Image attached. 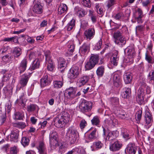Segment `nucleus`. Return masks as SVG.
Masks as SVG:
<instances>
[{
	"label": "nucleus",
	"instance_id": "1",
	"mask_svg": "<svg viewBox=\"0 0 154 154\" xmlns=\"http://www.w3.org/2000/svg\"><path fill=\"white\" fill-rule=\"evenodd\" d=\"M63 116H59L54 120L55 125L58 128L62 127L63 124L68 123L69 121V115L66 112H64Z\"/></svg>",
	"mask_w": 154,
	"mask_h": 154
},
{
	"label": "nucleus",
	"instance_id": "2",
	"mask_svg": "<svg viewBox=\"0 0 154 154\" xmlns=\"http://www.w3.org/2000/svg\"><path fill=\"white\" fill-rule=\"evenodd\" d=\"M76 131L72 127L68 129L66 133V138L67 140L72 144L75 143L76 139Z\"/></svg>",
	"mask_w": 154,
	"mask_h": 154
},
{
	"label": "nucleus",
	"instance_id": "3",
	"mask_svg": "<svg viewBox=\"0 0 154 154\" xmlns=\"http://www.w3.org/2000/svg\"><path fill=\"white\" fill-rule=\"evenodd\" d=\"M113 40L117 45H125L126 42L125 38L122 36L121 33L119 31L115 32L113 35Z\"/></svg>",
	"mask_w": 154,
	"mask_h": 154
},
{
	"label": "nucleus",
	"instance_id": "4",
	"mask_svg": "<svg viewBox=\"0 0 154 154\" xmlns=\"http://www.w3.org/2000/svg\"><path fill=\"white\" fill-rule=\"evenodd\" d=\"M76 89L73 87H70L65 90L64 96L69 99H73L76 97Z\"/></svg>",
	"mask_w": 154,
	"mask_h": 154
},
{
	"label": "nucleus",
	"instance_id": "5",
	"mask_svg": "<svg viewBox=\"0 0 154 154\" xmlns=\"http://www.w3.org/2000/svg\"><path fill=\"white\" fill-rule=\"evenodd\" d=\"M34 5L32 8L33 11L35 13L40 14L43 11L42 6L38 0H35L34 2Z\"/></svg>",
	"mask_w": 154,
	"mask_h": 154
},
{
	"label": "nucleus",
	"instance_id": "6",
	"mask_svg": "<svg viewBox=\"0 0 154 154\" xmlns=\"http://www.w3.org/2000/svg\"><path fill=\"white\" fill-rule=\"evenodd\" d=\"M79 74V68L77 66H74L69 70L68 73V77L70 79L76 78Z\"/></svg>",
	"mask_w": 154,
	"mask_h": 154
},
{
	"label": "nucleus",
	"instance_id": "7",
	"mask_svg": "<svg viewBox=\"0 0 154 154\" xmlns=\"http://www.w3.org/2000/svg\"><path fill=\"white\" fill-rule=\"evenodd\" d=\"M19 133L18 131L17 130L12 131L10 134L7 137L8 140L11 142H17L19 136Z\"/></svg>",
	"mask_w": 154,
	"mask_h": 154
},
{
	"label": "nucleus",
	"instance_id": "8",
	"mask_svg": "<svg viewBox=\"0 0 154 154\" xmlns=\"http://www.w3.org/2000/svg\"><path fill=\"white\" fill-rule=\"evenodd\" d=\"M58 69L62 72L65 69L66 66V60L62 57H60L58 60Z\"/></svg>",
	"mask_w": 154,
	"mask_h": 154
},
{
	"label": "nucleus",
	"instance_id": "9",
	"mask_svg": "<svg viewBox=\"0 0 154 154\" xmlns=\"http://www.w3.org/2000/svg\"><path fill=\"white\" fill-rule=\"evenodd\" d=\"M37 148L39 154H47V149L43 142H40L37 147Z\"/></svg>",
	"mask_w": 154,
	"mask_h": 154
},
{
	"label": "nucleus",
	"instance_id": "10",
	"mask_svg": "<svg viewBox=\"0 0 154 154\" xmlns=\"http://www.w3.org/2000/svg\"><path fill=\"white\" fill-rule=\"evenodd\" d=\"M46 63L47 64V69L50 71H52L54 69V66L52 60L51 59L48 54H45Z\"/></svg>",
	"mask_w": 154,
	"mask_h": 154
},
{
	"label": "nucleus",
	"instance_id": "11",
	"mask_svg": "<svg viewBox=\"0 0 154 154\" xmlns=\"http://www.w3.org/2000/svg\"><path fill=\"white\" fill-rule=\"evenodd\" d=\"M144 120L147 125L150 124L153 121L152 117L151 114L148 111L145 112Z\"/></svg>",
	"mask_w": 154,
	"mask_h": 154
},
{
	"label": "nucleus",
	"instance_id": "12",
	"mask_svg": "<svg viewBox=\"0 0 154 154\" xmlns=\"http://www.w3.org/2000/svg\"><path fill=\"white\" fill-rule=\"evenodd\" d=\"M119 56H118V52L115 51H114L112 55V58H111L110 64L111 65L116 66L117 64L118 61L119 60Z\"/></svg>",
	"mask_w": 154,
	"mask_h": 154
},
{
	"label": "nucleus",
	"instance_id": "13",
	"mask_svg": "<svg viewBox=\"0 0 154 154\" xmlns=\"http://www.w3.org/2000/svg\"><path fill=\"white\" fill-rule=\"evenodd\" d=\"M125 52L127 53L129 58H133L135 55L134 48L131 47H128L125 50Z\"/></svg>",
	"mask_w": 154,
	"mask_h": 154
},
{
	"label": "nucleus",
	"instance_id": "14",
	"mask_svg": "<svg viewBox=\"0 0 154 154\" xmlns=\"http://www.w3.org/2000/svg\"><path fill=\"white\" fill-rule=\"evenodd\" d=\"M132 79V74L130 72L125 73L123 75V79L125 83L126 84L130 83Z\"/></svg>",
	"mask_w": 154,
	"mask_h": 154
},
{
	"label": "nucleus",
	"instance_id": "15",
	"mask_svg": "<svg viewBox=\"0 0 154 154\" xmlns=\"http://www.w3.org/2000/svg\"><path fill=\"white\" fill-rule=\"evenodd\" d=\"M29 78V75L24 74L22 75L20 81V83L22 87H24L26 85Z\"/></svg>",
	"mask_w": 154,
	"mask_h": 154
},
{
	"label": "nucleus",
	"instance_id": "16",
	"mask_svg": "<svg viewBox=\"0 0 154 154\" xmlns=\"http://www.w3.org/2000/svg\"><path fill=\"white\" fill-rule=\"evenodd\" d=\"M126 151L129 154H135L136 148L134 144L130 143H129L127 147Z\"/></svg>",
	"mask_w": 154,
	"mask_h": 154
},
{
	"label": "nucleus",
	"instance_id": "17",
	"mask_svg": "<svg viewBox=\"0 0 154 154\" xmlns=\"http://www.w3.org/2000/svg\"><path fill=\"white\" fill-rule=\"evenodd\" d=\"M50 83V81L48 79V75H46L40 79V84L41 87H44Z\"/></svg>",
	"mask_w": 154,
	"mask_h": 154
},
{
	"label": "nucleus",
	"instance_id": "18",
	"mask_svg": "<svg viewBox=\"0 0 154 154\" xmlns=\"http://www.w3.org/2000/svg\"><path fill=\"white\" fill-rule=\"evenodd\" d=\"M1 73L3 75L2 78L3 82H5L8 81L11 76V75L5 70H2L1 72Z\"/></svg>",
	"mask_w": 154,
	"mask_h": 154
},
{
	"label": "nucleus",
	"instance_id": "19",
	"mask_svg": "<svg viewBox=\"0 0 154 154\" xmlns=\"http://www.w3.org/2000/svg\"><path fill=\"white\" fill-rule=\"evenodd\" d=\"M113 80L114 84L116 87H118L121 85L120 77L119 74L116 73H115L113 77Z\"/></svg>",
	"mask_w": 154,
	"mask_h": 154
},
{
	"label": "nucleus",
	"instance_id": "20",
	"mask_svg": "<svg viewBox=\"0 0 154 154\" xmlns=\"http://www.w3.org/2000/svg\"><path fill=\"white\" fill-rule=\"evenodd\" d=\"M121 146V143L118 141L115 142L113 144L110 146V150L114 151L119 150Z\"/></svg>",
	"mask_w": 154,
	"mask_h": 154
},
{
	"label": "nucleus",
	"instance_id": "21",
	"mask_svg": "<svg viewBox=\"0 0 154 154\" xmlns=\"http://www.w3.org/2000/svg\"><path fill=\"white\" fill-rule=\"evenodd\" d=\"M27 64V60L26 59L24 58L21 62L19 67L20 73L23 72L26 69Z\"/></svg>",
	"mask_w": 154,
	"mask_h": 154
},
{
	"label": "nucleus",
	"instance_id": "22",
	"mask_svg": "<svg viewBox=\"0 0 154 154\" xmlns=\"http://www.w3.org/2000/svg\"><path fill=\"white\" fill-rule=\"evenodd\" d=\"M118 136L117 131H112L109 132L108 135L106 138V140H111L114 139Z\"/></svg>",
	"mask_w": 154,
	"mask_h": 154
},
{
	"label": "nucleus",
	"instance_id": "23",
	"mask_svg": "<svg viewBox=\"0 0 154 154\" xmlns=\"http://www.w3.org/2000/svg\"><path fill=\"white\" fill-rule=\"evenodd\" d=\"M67 10V5L64 4H61L58 9V13L59 14H61L66 12Z\"/></svg>",
	"mask_w": 154,
	"mask_h": 154
},
{
	"label": "nucleus",
	"instance_id": "24",
	"mask_svg": "<svg viewBox=\"0 0 154 154\" xmlns=\"http://www.w3.org/2000/svg\"><path fill=\"white\" fill-rule=\"evenodd\" d=\"M39 109L38 106L34 104H30L28 105L27 108V110L29 112H32L35 110L38 112Z\"/></svg>",
	"mask_w": 154,
	"mask_h": 154
},
{
	"label": "nucleus",
	"instance_id": "25",
	"mask_svg": "<svg viewBox=\"0 0 154 154\" xmlns=\"http://www.w3.org/2000/svg\"><path fill=\"white\" fill-rule=\"evenodd\" d=\"M131 92V89L130 88H125L123 89L121 94L122 96L124 98H127L129 97Z\"/></svg>",
	"mask_w": 154,
	"mask_h": 154
},
{
	"label": "nucleus",
	"instance_id": "26",
	"mask_svg": "<svg viewBox=\"0 0 154 154\" xmlns=\"http://www.w3.org/2000/svg\"><path fill=\"white\" fill-rule=\"evenodd\" d=\"M75 14L79 17H82L85 15L84 11L79 8L76 7L74 9Z\"/></svg>",
	"mask_w": 154,
	"mask_h": 154
},
{
	"label": "nucleus",
	"instance_id": "27",
	"mask_svg": "<svg viewBox=\"0 0 154 154\" xmlns=\"http://www.w3.org/2000/svg\"><path fill=\"white\" fill-rule=\"evenodd\" d=\"M50 144L51 147L55 148L59 145V143L58 142L57 138L50 139Z\"/></svg>",
	"mask_w": 154,
	"mask_h": 154
},
{
	"label": "nucleus",
	"instance_id": "28",
	"mask_svg": "<svg viewBox=\"0 0 154 154\" xmlns=\"http://www.w3.org/2000/svg\"><path fill=\"white\" fill-rule=\"evenodd\" d=\"M143 89L142 88H140L138 90V92L140 94H138L136 99L137 101H140V102L143 101L144 99L143 95Z\"/></svg>",
	"mask_w": 154,
	"mask_h": 154
},
{
	"label": "nucleus",
	"instance_id": "29",
	"mask_svg": "<svg viewBox=\"0 0 154 154\" xmlns=\"http://www.w3.org/2000/svg\"><path fill=\"white\" fill-rule=\"evenodd\" d=\"M95 34L94 29H89L87 31V39L91 40L93 38Z\"/></svg>",
	"mask_w": 154,
	"mask_h": 154
},
{
	"label": "nucleus",
	"instance_id": "30",
	"mask_svg": "<svg viewBox=\"0 0 154 154\" xmlns=\"http://www.w3.org/2000/svg\"><path fill=\"white\" fill-rule=\"evenodd\" d=\"M63 81H54L53 85L54 88H61L63 86Z\"/></svg>",
	"mask_w": 154,
	"mask_h": 154
},
{
	"label": "nucleus",
	"instance_id": "31",
	"mask_svg": "<svg viewBox=\"0 0 154 154\" xmlns=\"http://www.w3.org/2000/svg\"><path fill=\"white\" fill-rule=\"evenodd\" d=\"M98 55L91 54L90 59L89 61L92 62L95 65L98 62Z\"/></svg>",
	"mask_w": 154,
	"mask_h": 154
},
{
	"label": "nucleus",
	"instance_id": "32",
	"mask_svg": "<svg viewBox=\"0 0 154 154\" xmlns=\"http://www.w3.org/2000/svg\"><path fill=\"white\" fill-rule=\"evenodd\" d=\"M75 21L74 20L72 19L68 23L67 26V29L68 31H70L74 28Z\"/></svg>",
	"mask_w": 154,
	"mask_h": 154
},
{
	"label": "nucleus",
	"instance_id": "33",
	"mask_svg": "<svg viewBox=\"0 0 154 154\" xmlns=\"http://www.w3.org/2000/svg\"><path fill=\"white\" fill-rule=\"evenodd\" d=\"M105 70L103 66H100L98 67L96 71L97 75L99 76H102L103 75Z\"/></svg>",
	"mask_w": 154,
	"mask_h": 154
},
{
	"label": "nucleus",
	"instance_id": "34",
	"mask_svg": "<svg viewBox=\"0 0 154 154\" xmlns=\"http://www.w3.org/2000/svg\"><path fill=\"white\" fill-rule=\"evenodd\" d=\"M23 117L24 114L23 113L17 112L15 113L14 118V119L16 120H20L22 119Z\"/></svg>",
	"mask_w": 154,
	"mask_h": 154
},
{
	"label": "nucleus",
	"instance_id": "35",
	"mask_svg": "<svg viewBox=\"0 0 154 154\" xmlns=\"http://www.w3.org/2000/svg\"><path fill=\"white\" fill-rule=\"evenodd\" d=\"M103 146V143L100 141H97L93 143V146L97 149H101Z\"/></svg>",
	"mask_w": 154,
	"mask_h": 154
},
{
	"label": "nucleus",
	"instance_id": "36",
	"mask_svg": "<svg viewBox=\"0 0 154 154\" xmlns=\"http://www.w3.org/2000/svg\"><path fill=\"white\" fill-rule=\"evenodd\" d=\"M80 107L81 111L84 113L86 112L87 109V103L85 100H83L80 105Z\"/></svg>",
	"mask_w": 154,
	"mask_h": 154
},
{
	"label": "nucleus",
	"instance_id": "37",
	"mask_svg": "<svg viewBox=\"0 0 154 154\" xmlns=\"http://www.w3.org/2000/svg\"><path fill=\"white\" fill-rule=\"evenodd\" d=\"M29 143V139L28 137H23L22 138L21 143L24 146H27Z\"/></svg>",
	"mask_w": 154,
	"mask_h": 154
},
{
	"label": "nucleus",
	"instance_id": "38",
	"mask_svg": "<svg viewBox=\"0 0 154 154\" xmlns=\"http://www.w3.org/2000/svg\"><path fill=\"white\" fill-rule=\"evenodd\" d=\"M39 61L38 59H36L33 62L32 69L33 70L38 68L39 66Z\"/></svg>",
	"mask_w": 154,
	"mask_h": 154
},
{
	"label": "nucleus",
	"instance_id": "39",
	"mask_svg": "<svg viewBox=\"0 0 154 154\" xmlns=\"http://www.w3.org/2000/svg\"><path fill=\"white\" fill-rule=\"evenodd\" d=\"M21 50L20 48L18 47H15L14 50V53L16 57H19L21 54Z\"/></svg>",
	"mask_w": 154,
	"mask_h": 154
},
{
	"label": "nucleus",
	"instance_id": "40",
	"mask_svg": "<svg viewBox=\"0 0 154 154\" xmlns=\"http://www.w3.org/2000/svg\"><path fill=\"white\" fill-rule=\"evenodd\" d=\"M128 131L126 129H124L122 130V135L123 137L126 140H128L130 138Z\"/></svg>",
	"mask_w": 154,
	"mask_h": 154
},
{
	"label": "nucleus",
	"instance_id": "41",
	"mask_svg": "<svg viewBox=\"0 0 154 154\" xmlns=\"http://www.w3.org/2000/svg\"><path fill=\"white\" fill-rule=\"evenodd\" d=\"M144 29V28L143 26L142 25H139L136 27L135 28L136 33L137 34L139 33H141Z\"/></svg>",
	"mask_w": 154,
	"mask_h": 154
},
{
	"label": "nucleus",
	"instance_id": "42",
	"mask_svg": "<svg viewBox=\"0 0 154 154\" xmlns=\"http://www.w3.org/2000/svg\"><path fill=\"white\" fill-rule=\"evenodd\" d=\"M14 125L16 127L21 129L24 128L26 126L25 123L22 122L15 123L14 124Z\"/></svg>",
	"mask_w": 154,
	"mask_h": 154
},
{
	"label": "nucleus",
	"instance_id": "43",
	"mask_svg": "<svg viewBox=\"0 0 154 154\" xmlns=\"http://www.w3.org/2000/svg\"><path fill=\"white\" fill-rule=\"evenodd\" d=\"M96 130L94 129L90 134L88 136V139L90 140L95 139L96 138Z\"/></svg>",
	"mask_w": 154,
	"mask_h": 154
},
{
	"label": "nucleus",
	"instance_id": "44",
	"mask_svg": "<svg viewBox=\"0 0 154 154\" xmlns=\"http://www.w3.org/2000/svg\"><path fill=\"white\" fill-rule=\"evenodd\" d=\"M91 122L92 124L97 125L100 122L99 118L97 116H95L91 120Z\"/></svg>",
	"mask_w": 154,
	"mask_h": 154
},
{
	"label": "nucleus",
	"instance_id": "45",
	"mask_svg": "<svg viewBox=\"0 0 154 154\" xmlns=\"http://www.w3.org/2000/svg\"><path fill=\"white\" fill-rule=\"evenodd\" d=\"M87 51V45L84 44L81 48H80L79 52L82 54H85Z\"/></svg>",
	"mask_w": 154,
	"mask_h": 154
},
{
	"label": "nucleus",
	"instance_id": "46",
	"mask_svg": "<svg viewBox=\"0 0 154 154\" xmlns=\"http://www.w3.org/2000/svg\"><path fill=\"white\" fill-rule=\"evenodd\" d=\"M145 59L149 63H152L154 62V61L152 60V57L148 55L147 53L145 54Z\"/></svg>",
	"mask_w": 154,
	"mask_h": 154
},
{
	"label": "nucleus",
	"instance_id": "47",
	"mask_svg": "<svg viewBox=\"0 0 154 154\" xmlns=\"http://www.w3.org/2000/svg\"><path fill=\"white\" fill-rule=\"evenodd\" d=\"M142 112L141 111H138L136 113L135 115V119L137 121V122H138L141 119V118Z\"/></svg>",
	"mask_w": 154,
	"mask_h": 154
},
{
	"label": "nucleus",
	"instance_id": "48",
	"mask_svg": "<svg viewBox=\"0 0 154 154\" xmlns=\"http://www.w3.org/2000/svg\"><path fill=\"white\" fill-rule=\"evenodd\" d=\"M87 82V76H84L82 77L79 81V83L81 84V86L85 84Z\"/></svg>",
	"mask_w": 154,
	"mask_h": 154
},
{
	"label": "nucleus",
	"instance_id": "49",
	"mask_svg": "<svg viewBox=\"0 0 154 154\" xmlns=\"http://www.w3.org/2000/svg\"><path fill=\"white\" fill-rule=\"evenodd\" d=\"M16 103L21 105L23 107H25V103L23 101V99L18 98L16 101Z\"/></svg>",
	"mask_w": 154,
	"mask_h": 154
},
{
	"label": "nucleus",
	"instance_id": "50",
	"mask_svg": "<svg viewBox=\"0 0 154 154\" xmlns=\"http://www.w3.org/2000/svg\"><path fill=\"white\" fill-rule=\"evenodd\" d=\"M96 8L98 14H103V9L102 8L100 7V6L98 4L96 5Z\"/></svg>",
	"mask_w": 154,
	"mask_h": 154
},
{
	"label": "nucleus",
	"instance_id": "51",
	"mask_svg": "<svg viewBox=\"0 0 154 154\" xmlns=\"http://www.w3.org/2000/svg\"><path fill=\"white\" fill-rule=\"evenodd\" d=\"M58 135L56 131H53L51 132L50 134V139H56L57 138Z\"/></svg>",
	"mask_w": 154,
	"mask_h": 154
},
{
	"label": "nucleus",
	"instance_id": "52",
	"mask_svg": "<svg viewBox=\"0 0 154 154\" xmlns=\"http://www.w3.org/2000/svg\"><path fill=\"white\" fill-rule=\"evenodd\" d=\"M109 121V124H112L113 126H115L116 124L117 123V120L113 117L110 118Z\"/></svg>",
	"mask_w": 154,
	"mask_h": 154
},
{
	"label": "nucleus",
	"instance_id": "53",
	"mask_svg": "<svg viewBox=\"0 0 154 154\" xmlns=\"http://www.w3.org/2000/svg\"><path fill=\"white\" fill-rule=\"evenodd\" d=\"M119 117L120 118L124 119H128L129 118L128 115L126 113L120 114L119 115Z\"/></svg>",
	"mask_w": 154,
	"mask_h": 154
},
{
	"label": "nucleus",
	"instance_id": "54",
	"mask_svg": "<svg viewBox=\"0 0 154 154\" xmlns=\"http://www.w3.org/2000/svg\"><path fill=\"white\" fill-rule=\"evenodd\" d=\"M111 101L114 105H117L119 104V99L117 97L112 98Z\"/></svg>",
	"mask_w": 154,
	"mask_h": 154
},
{
	"label": "nucleus",
	"instance_id": "55",
	"mask_svg": "<svg viewBox=\"0 0 154 154\" xmlns=\"http://www.w3.org/2000/svg\"><path fill=\"white\" fill-rule=\"evenodd\" d=\"M17 147L14 146L11 148L10 152L8 154H17Z\"/></svg>",
	"mask_w": 154,
	"mask_h": 154
},
{
	"label": "nucleus",
	"instance_id": "56",
	"mask_svg": "<svg viewBox=\"0 0 154 154\" xmlns=\"http://www.w3.org/2000/svg\"><path fill=\"white\" fill-rule=\"evenodd\" d=\"M86 122L84 119H82L81 121L80 126L81 129H84L86 126Z\"/></svg>",
	"mask_w": 154,
	"mask_h": 154
},
{
	"label": "nucleus",
	"instance_id": "57",
	"mask_svg": "<svg viewBox=\"0 0 154 154\" xmlns=\"http://www.w3.org/2000/svg\"><path fill=\"white\" fill-rule=\"evenodd\" d=\"M102 43V40L101 39H100L99 41L97 43L96 45L95 46V48L96 49L98 50L100 49L101 47Z\"/></svg>",
	"mask_w": 154,
	"mask_h": 154
},
{
	"label": "nucleus",
	"instance_id": "58",
	"mask_svg": "<svg viewBox=\"0 0 154 154\" xmlns=\"http://www.w3.org/2000/svg\"><path fill=\"white\" fill-rule=\"evenodd\" d=\"M95 65L94 64L89 61L87 63V70L91 69Z\"/></svg>",
	"mask_w": 154,
	"mask_h": 154
},
{
	"label": "nucleus",
	"instance_id": "59",
	"mask_svg": "<svg viewBox=\"0 0 154 154\" xmlns=\"http://www.w3.org/2000/svg\"><path fill=\"white\" fill-rule=\"evenodd\" d=\"M148 78L151 81L153 80L154 79V71H152L148 75Z\"/></svg>",
	"mask_w": 154,
	"mask_h": 154
},
{
	"label": "nucleus",
	"instance_id": "60",
	"mask_svg": "<svg viewBox=\"0 0 154 154\" xmlns=\"http://www.w3.org/2000/svg\"><path fill=\"white\" fill-rule=\"evenodd\" d=\"M143 17H135L134 18L135 20L137 22L138 24H141L143 22V20L142 19Z\"/></svg>",
	"mask_w": 154,
	"mask_h": 154
},
{
	"label": "nucleus",
	"instance_id": "61",
	"mask_svg": "<svg viewBox=\"0 0 154 154\" xmlns=\"http://www.w3.org/2000/svg\"><path fill=\"white\" fill-rule=\"evenodd\" d=\"M115 1V0H108L107 5V6L108 8H109L113 5L114 4Z\"/></svg>",
	"mask_w": 154,
	"mask_h": 154
},
{
	"label": "nucleus",
	"instance_id": "62",
	"mask_svg": "<svg viewBox=\"0 0 154 154\" xmlns=\"http://www.w3.org/2000/svg\"><path fill=\"white\" fill-rule=\"evenodd\" d=\"M138 16L139 17H143V12L141 9L140 8H138L137 10Z\"/></svg>",
	"mask_w": 154,
	"mask_h": 154
},
{
	"label": "nucleus",
	"instance_id": "63",
	"mask_svg": "<svg viewBox=\"0 0 154 154\" xmlns=\"http://www.w3.org/2000/svg\"><path fill=\"white\" fill-rule=\"evenodd\" d=\"M75 48V46L73 45H71L69 47V51L71 53H72Z\"/></svg>",
	"mask_w": 154,
	"mask_h": 154
},
{
	"label": "nucleus",
	"instance_id": "64",
	"mask_svg": "<svg viewBox=\"0 0 154 154\" xmlns=\"http://www.w3.org/2000/svg\"><path fill=\"white\" fill-rule=\"evenodd\" d=\"M10 146L8 144H6L2 146V149L3 150L7 152V150L9 149Z\"/></svg>",
	"mask_w": 154,
	"mask_h": 154
}]
</instances>
